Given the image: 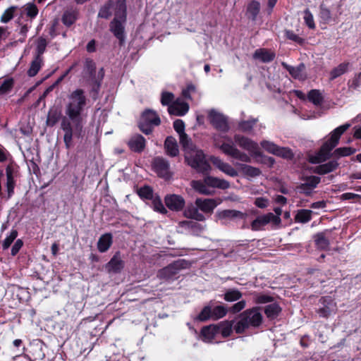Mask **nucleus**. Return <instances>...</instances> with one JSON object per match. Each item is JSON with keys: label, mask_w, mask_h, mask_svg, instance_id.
<instances>
[{"label": "nucleus", "mask_w": 361, "mask_h": 361, "mask_svg": "<svg viewBox=\"0 0 361 361\" xmlns=\"http://www.w3.org/2000/svg\"><path fill=\"white\" fill-rule=\"evenodd\" d=\"M87 98L81 89L72 92L68 97L65 105V114L61 119V128L64 133L63 141L67 149L73 145V137H80L85 123V116L83 114Z\"/></svg>", "instance_id": "obj_1"}, {"label": "nucleus", "mask_w": 361, "mask_h": 361, "mask_svg": "<svg viewBox=\"0 0 361 361\" xmlns=\"http://www.w3.org/2000/svg\"><path fill=\"white\" fill-rule=\"evenodd\" d=\"M348 123L343 124L335 128L331 133L329 138L325 141L315 156L310 159L313 164H320L329 159L331 157V151L339 142L341 136L348 129Z\"/></svg>", "instance_id": "obj_2"}, {"label": "nucleus", "mask_w": 361, "mask_h": 361, "mask_svg": "<svg viewBox=\"0 0 361 361\" xmlns=\"http://www.w3.org/2000/svg\"><path fill=\"white\" fill-rule=\"evenodd\" d=\"M262 322V315L257 307L245 310L238 317L233 329L237 334L245 332L250 327H257Z\"/></svg>", "instance_id": "obj_3"}, {"label": "nucleus", "mask_w": 361, "mask_h": 361, "mask_svg": "<svg viewBox=\"0 0 361 361\" xmlns=\"http://www.w3.org/2000/svg\"><path fill=\"white\" fill-rule=\"evenodd\" d=\"M183 147L185 152V160L192 168L200 173L208 172L210 170V166L205 159L203 152L197 149L192 141Z\"/></svg>", "instance_id": "obj_4"}, {"label": "nucleus", "mask_w": 361, "mask_h": 361, "mask_svg": "<svg viewBox=\"0 0 361 361\" xmlns=\"http://www.w3.org/2000/svg\"><path fill=\"white\" fill-rule=\"evenodd\" d=\"M224 139L225 141L221 142L219 136L214 137V145L221 149L224 154L242 162L247 163L251 161L250 156L238 149L230 137L226 136Z\"/></svg>", "instance_id": "obj_5"}, {"label": "nucleus", "mask_w": 361, "mask_h": 361, "mask_svg": "<svg viewBox=\"0 0 361 361\" xmlns=\"http://www.w3.org/2000/svg\"><path fill=\"white\" fill-rule=\"evenodd\" d=\"M126 22V13H124L123 7L118 8L117 17H114L109 25L110 31L121 42L125 39V24Z\"/></svg>", "instance_id": "obj_6"}, {"label": "nucleus", "mask_w": 361, "mask_h": 361, "mask_svg": "<svg viewBox=\"0 0 361 361\" xmlns=\"http://www.w3.org/2000/svg\"><path fill=\"white\" fill-rule=\"evenodd\" d=\"M123 7L124 13H126V0H109L101 7L98 17L108 19L111 16L117 17L118 8Z\"/></svg>", "instance_id": "obj_7"}, {"label": "nucleus", "mask_w": 361, "mask_h": 361, "mask_svg": "<svg viewBox=\"0 0 361 361\" xmlns=\"http://www.w3.org/2000/svg\"><path fill=\"white\" fill-rule=\"evenodd\" d=\"M83 75L91 83L99 87L100 82L104 78V72L103 68H100L97 73L94 63L92 60L87 59L85 63Z\"/></svg>", "instance_id": "obj_8"}, {"label": "nucleus", "mask_w": 361, "mask_h": 361, "mask_svg": "<svg viewBox=\"0 0 361 361\" xmlns=\"http://www.w3.org/2000/svg\"><path fill=\"white\" fill-rule=\"evenodd\" d=\"M316 312L320 317L328 318L336 310V304L331 296H322L318 301Z\"/></svg>", "instance_id": "obj_9"}, {"label": "nucleus", "mask_w": 361, "mask_h": 361, "mask_svg": "<svg viewBox=\"0 0 361 361\" xmlns=\"http://www.w3.org/2000/svg\"><path fill=\"white\" fill-rule=\"evenodd\" d=\"M235 143L242 149L249 152L252 155L257 157L260 155L259 145L250 138L235 134L233 137Z\"/></svg>", "instance_id": "obj_10"}, {"label": "nucleus", "mask_w": 361, "mask_h": 361, "mask_svg": "<svg viewBox=\"0 0 361 361\" xmlns=\"http://www.w3.org/2000/svg\"><path fill=\"white\" fill-rule=\"evenodd\" d=\"M152 167L157 175L163 178L169 179L172 176L169 161L161 157H155L152 161Z\"/></svg>", "instance_id": "obj_11"}, {"label": "nucleus", "mask_w": 361, "mask_h": 361, "mask_svg": "<svg viewBox=\"0 0 361 361\" xmlns=\"http://www.w3.org/2000/svg\"><path fill=\"white\" fill-rule=\"evenodd\" d=\"M302 180H304V183H301L299 186H297L295 190L306 195H312L314 190L321 182V178L316 176H305Z\"/></svg>", "instance_id": "obj_12"}, {"label": "nucleus", "mask_w": 361, "mask_h": 361, "mask_svg": "<svg viewBox=\"0 0 361 361\" xmlns=\"http://www.w3.org/2000/svg\"><path fill=\"white\" fill-rule=\"evenodd\" d=\"M281 222V219L278 216H274L272 213H268L264 215L259 216L251 224L252 231L262 230L269 223L278 225Z\"/></svg>", "instance_id": "obj_13"}, {"label": "nucleus", "mask_w": 361, "mask_h": 361, "mask_svg": "<svg viewBox=\"0 0 361 361\" xmlns=\"http://www.w3.org/2000/svg\"><path fill=\"white\" fill-rule=\"evenodd\" d=\"M208 116L209 122L216 129L223 132L228 130L229 127L227 118L222 114L214 109H212L209 111Z\"/></svg>", "instance_id": "obj_14"}, {"label": "nucleus", "mask_w": 361, "mask_h": 361, "mask_svg": "<svg viewBox=\"0 0 361 361\" xmlns=\"http://www.w3.org/2000/svg\"><path fill=\"white\" fill-rule=\"evenodd\" d=\"M211 162L220 171L230 177H236L238 175V170L232 166L229 163L225 162L218 157H212Z\"/></svg>", "instance_id": "obj_15"}, {"label": "nucleus", "mask_w": 361, "mask_h": 361, "mask_svg": "<svg viewBox=\"0 0 361 361\" xmlns=\"http://www.w3.org/2000/svg\"><path fill=\"white\" fill-rule=\"evenodd\" d=\"M164 202L169 209L176 212L182 210L185 203L182 196L175 194L166 195Z\"/></svg>", "instance_id": "obj_16"}, {"label": "nucleus", "mask_w": 361, "mask_h": 361, "mask_svg": "<svg viewBox=\"0 0 361 361\" xmlns=\"http://www.w3.org/2000/svg\"><path fill=\"white\" fill-rule=\"evenodd\" d=\"M219 202L215 199H203V198H197L195 200V204L200 209V211L205 214H212L214 209L219 204Z\"/></svg>", "instance_id": "obj_17"}, {"label": "nucleus", "mask_w": 361, "mask_h": 361, "mask_svg": "<svg viewBox=\"0 0 361 361\" xmlns=\"http://www.w3.org/2000/svg\"><path fill=\"white\" fill-rule=\"evenodd\" d=\"M189 110L188 104L180 99H176L168 108L170 114L178 116L185 115Z\"/></svg>", "instance_id": "obj_18"}, {"label": "nucleus", "mask_w": 361, "mask_h": 361, "mask_svg": "<svg viewBox=\"0 0 361 361\" xmlns=\"http://www.w3.org/2000/svg\"><path fill=\"white\" fill-rule=\"evenodd\" d=\"M338 163L336 160H331L325 164H322L311 169L312 173L319 175H325L334 171L338 167Z\"/></svg>", "instance_id": "obj_19"}, {"label": "nucleus", "mask_w": 361, "mask_h": 361, "mask_svg": "<svg viewBox=\"0 0 361 361\" xmlns=\"http://www.w3.org/2000/svg\"><path fill=\"white\" fill-rule=\"evenodd\" d=\"M318 16L321 23L329 24L333 19L331 6L322 2L319 7Z\"/></svg>", "instance_id": "obj_20"}, {"label": "nucleus", "mask_w": 361, "mask_h": 361, "mask_svg": "<svg viewBox=\"0 0 361 361\" xmlns=\"http://www.w3.org/2000/svg\"><path fill=\"white\" fill-rule=\"evenodd\" d=\"M205 183L209 188H216L222 190H226L230 188V183L226 180L211 176H205Z\"/></svg>", "instance_id": "obj_21"}, {"label": "nucleus", "mask_w": 361, "mask_h": 361, "mask_svg": "<svg viewBox=\"0 0 361 361\" xmlns=\"http://www.w3.org/2000/svg\"><path fill=\"white\" fill-rule=\"evenodd\" d=\"M145 139L140 135H135L132 136L128 145L130 149L136 152H141L145 147Z\"/></svg>", "instance_id": "obj_22"}, {"label": "nucleus", "mask_w": 361, "mask_h": 361, "mask_svg": "<svg viewBox=\"0 0 361 361\" xmlns=\"http://www.w3.org/2000/svg\"><path fill=\"white\" fill-rule=\"evenodd\" d=\"M190 185L192 189L201 195H212L214 193V191L211 190L209 185L205 183V177L203 180H192Z\"/></svg>", "instance_id": "obj_23"}, {"label": "nucleus", "mask_w": 361, "mask_h": 361, "mask_svg": "<svg viewBox=\"0 0 361 361\" xmlns=\"http://www.w3.org/2000/svg\"><path fill=\"white\" fill-rule=\"evenodd\" d=\"M173 128L179 134L180 143L182 146H186L190 142H191V140L184 133L185 125L183 121L179 119L176 120L173 122Z\"/></svg>", "instance_id": "obj_24"}, {"label": "nucleus", "mask_w": 361, "mask_h": 361, "mask_svg": "<svg viewBox=\"0 0 361 361\" xmlns=\"http://www.w3.org/2000/svg\"><path fill=\"white\" fill-rule=\"evenodd\" d=\"M113 243V235L110 233L102 235L97 242V249L100 252H106Z\"/></svg>", "instance_id": "obj_25"}, {"label": "nucleus", "mask_w": 361, "mask_h": 361, "mask_svg": "<svg viewBox=\"0 0 361 361\" xmlns=\"http://www.w3.org/2000/svg\"><path fill=\"white\" fill-rule=\"evenodd\" d=\"M160 118L156 112L152 110H146L142 114L140 123L150 124L153 126H159L160 124Z\"/></svg>", "instance_id": "obj_26"}, {"label": "nucleus", "mask_w": 361, "mask_h": 361, "mask_svg": "<svg viewBox=\"0 0 361 361\" xmlns=\"http://www.w3.org/2000/svg\"><path fill=\"white\" fill-rule=\"evenodd\" d=\"M216 325H209L202 328L201 331L202 339L207 343L212 342L218 334Z\"/></svg>", "instance_id": "obj_27"}, {"label": "nucleus", "mask_w": 361, "mask_h": 361, "mask_svg": "<svg viewBox=\"0 0 361 361\" xmlns=\"http://www.w3.org/2000/svg\"><path fill=\"white\" fill-rule=\"evenodd\" d=\"M200 209L197 206L189 205L184 211V216L186 218L195 219L196 221H202L205 220L204 216L200 213Z\"/></svg>", "instance_id": "obj_28"}, {"label": "nucleus", "mask_w": 361, "mask_h": 361, "mask_svg": "<svg viewBox=\"0 0 361 361\" xmlns=\"http://www.w3.org/2000/svg\"><path fill=\"white\" fill-rule=\"evenodd\" d=\"M216 215L219 219H245L247 216L246 214L234 209L223 210L217 212Z\"/></svg>", "instance_id": "obj_29"}, {"label": "nucleus", "mask_w": 361, "mask_h": 361, "mask_svg": "<svg viewBox=\"0 0 361 361\" xmlns=\"http://www.w3.org/2000/svg\"><path fill=\"white\" fill-rule=\"evenodd\" d=\"M164 148L166 153L171 157H176L179 153L177 142L173 137H168L166 139Z\"/></svg>", "instance_id": "obj_30"}, {"label": "nucleus", "mask_w": 361, "mask_h": 361, "mask_svg": "<svg viewBox=\"0 0 361 361\" xmlns=\"http://www.w3.org/2000/svg\"><path fill=\"white\" fill-rule=\"evenodd\" d=\"M124 267V261L119 252L115 253L108 263L107 268L109 271H119Z\"/></svg>", "instance_id": "obj_31"}, {"label": "nucleus", "mask_w": 361, "mask_h": 361, "mask_svg": "<svg viewBox=\"0 0 361 361\" xmlns=\"http://www.w3.org/2000/svg\"><path fill=\"white\" fill-rule=\"evenodd\" d=\"M260 145L262 147L269 153L283 157L286 155V151L285 149L279 148L274 143L270 141L263 140L261 142Z\"/></svg>", "instance_id": "obj_32"}, {"label": "nucleus", "mask_w": 361, "mask_h": 361, "mask_svg": "<svg viewBox=\"0 0 361 361\" xmlns=\"http://www.w3.org/2000/svg\"><path fill=\"white\" fill-rule=\"evenodd\" d=\"M235 166L245 176L255 177L260 174V170L252 166L239 163H237Z\"/></svg>", "instance_id": "obj_33"}, {"label": "nucleus", "mask_w": 361, "mask_h": 361, "mask_svg": "<svg viewBox=\"0 0 361 361\" xmlns=\"http://www.w3.org/2000/svg\"><path fill=\"white\" fill-rule=\"evenodd\" d=\"M254 58L259 59L262 62H269L272 61L275 56L274 54L270 51L264 49H259L255 51Z\"/></svg>", "instance_id": "obj_34"}, {"label": "nucleus", "mask_w": 361, "mask_h": 361, "mask_svg": "<svg viewBox=\"0 0 361 361\" xmlns=\"http://www.w3.org/2000/svg\"><path fill=\"white\" fill-rule=\"evenodd\" d=\"M314 243L317 248L325 250H327L330 245L329 240L326 238L325 233L323 232L317 233L314 237Z\"/></svg>", "instance_id": "obj_35"}, {"label": "nucleus", "mask_w": 361, "mask_h": 361, "mask_svg": "<svg viewBox=\"0 0 361 361\" xmlns=\"http://www.w3.org/2000/svg\"><path fill=\"white\" fill-rule=\"evenodd\" d=\"M307 99L315 106H320L324 101V97L322 96L320 90L313 89L311 90L307 94Z\"/></svg>", "instance_id": "obj_36"}, {"label": "nucleus", "mask_w": 361, "mask_h": 361, "mask_svg": "<svg viewBox=\"0 0 361 361\" xmlns=\"http://www.w3.org/2000/svg\"><path fill=\"white\" fill-rule=\"evenodd\" d=\"M350 63L344 62L340 63L338 66L333 68L330 72V79L331 80H335L338 77L342 75L347 72Z\"/></svg>", "instance_id": "obj_37"}, {"label": "nucleus", "mask_w": 361, "mask_h": 361, "mask_svg": "<svg viewBox=\"0 0 361 361\" xmlns=\"http://www.w3.org/2000/svg\"><path fill=\"white\" fill-rule=\"evenodd\" d=\"M260 9V4L257 1H252L247 7L246 15L252 20H255Z\"/></svg>", "instance_id": "obj_38"}, {"label": "nucleus", "mask_w": 361, "mask_h": 361, "mask_svg": "<svg viewBox=\"0 0 361 361\" xmlns=\"http://www.w3.org/2000/svg\"><path fill=\"white\" fill-rule=\"evenodd\" d=\"M15 180L10 169H6V191L7 198L9 199L14 193Z\"/></svg>", "instance_id": "obj_39"}, {"label": "nucleus", "mask_w": 361, "mask_h": 361, "mask_svg": "<svg viewBox=\"0 0 361 361\" xmlns=\"http://www.w3.org/2000/svg\"><path fill=\"white\" fill-rule=\"evenodd\" d=\"M312 212L309 209H299L295 215V222L307 223L312 219Z\"/></svg>", "instance_id": "obj_40"}, {"label": "nucleus", "mask_w": 361, "mask_h": 361, "mask_svg": "<svg viewBox=\"0 0 361 361\" xmlns=\"http://www.w3.org/2000/svg\"><path fill=\"white\" fill-rule=\"evenodd\" d=\"M190 268L191 264L183 259H178L169 266V271H180Z\"/></svg>", "instance_id": "obj_41"}, {"label": "nucleus", "mask_w": 361, "mask_h": 361, "mask_svg": "<svg viewBox=\"0 0 361 361\" xmlns=\"http://www.w3.org/2000/svg\"><path fill=\"white\" fill-rule=\"evenodd\" d=\"M42 57L35 56L34 60L31 62L30 67L27 71V74L30 77H33L39 71L42 65Z\"/></svg>", "instance_id": "obj_42"}, {"label": "nucleus", "mask_w": 361, "mask_h": 361, "mask_svg": "<svg viewBox=\"0 0 361 361\" xmlns=\"http://www.w3.org/2000/svg\"><path fill=\"white\" fill-rule=\"evenodd\" d=\"M78 12L75 10L66 11L62 17V22L66 26H70L75 23L77 19Z\"/></svg>", "instance_id": "obj_43"}, {"label": "nucleus", "mask_w": 361, "mask_h": 361, "mask_svg": "<svg viewBox=\"0 0 361 361\" xmlns=\"http://www.w3.org/2000/svg\"><path fill=\"white\" fill-rule=\"evenodd\" d=\"M257 122V119L256 118H252L247 121H240L238 122V129L243 133H250Z\"/></svg>", "instance_id": "obj_44"}, {"label": "nucleus", "mask_w": 361, "mask_h": 361, "mask_svg": "<svg viewBox=\"0 0 361 361\" xmlns=\"http://www.w3.org/2000/svg\"><path fill=\"white\" fill-rule=\"evenodd\" d=\"M218 334H221L224 337H227L232 332L233 324L231 322H224L219 325H216Z\"/></svg>", "instance_id": "obj_45"}, {"label": "nucleus", "mask_w": 361, "mask_h": 361, "mask_svg": "<svg viewBox=\"0 0 361 361\" xmlns=\"http://www.w3.org/2000/svg\"><path fill=\"white\" fill-rule=\"evenodd\" d=\"M242 293L235 289H230L224 293V300L228 302H234L240 300Z\"/></svg>", "instance_id": "obj_46"}, {"label": "nucleus", "mask_w": 361, "mask_h": 361, "mask_svg": "<svg viewBox=\"0 0 361 361\" xmlns=\"http://www.w3.org/2000/svg\"><path fill=\"white\" fill-rule=\"evenodd\" d=\"M355 149L350 147H339L334 150V154L336 157H348L353 154Z\"/></svg>", "instance_id": "obj_47"}, {"label": "nucleus", "mask_w": 361, "mask_h": 361, "mask_svg": "<svg viewBox=\"0 0 361 361\" xmlns=\"http://www.w3.org/2000/svg\"><path fill=\"white\" fill-rule=\"evenodd\" d=\"M13 86V80L6 78L0 83V94H4L9 92Z\"/></svg>", "instance_id": "obj_48"}, {"label": "nucleus", "mask_w": 361, "mask_h": 361, "mask_svg": "<svg viewBox=\"0 0 361 361\" xmlns=\"http://www.w3.org/2000/svg\"><path fill=\"white\" fill-rule=\"evenodd\" d=\"M304 22L305 25L311 30L315 29V23L314 20V17L312 13L310 12V11L307 8L304 11V16H303Z\"/></svg>", "instance_id": "obj_49"}, {"label": "nucleus", "mask_w": 361, "mask_h": 361, "mask_svg": "<svg viewBox=\"0 0 361 361\" xmlns=\"http://www.w3.org/2000/svg\"><path fill=\"white\" fill-rule=\"evenodd\" d=\"M17 8V6H11L7 8L1 16V22L3 23L9 22L13 18L14 13Z\"/></svg>", "instance_id": "obj_50"}, {"label": "nucleus", "mask_w": 361, "mask_h": 361, "mask_svg": "<svg viewBox=\"0 0 361 361\" xmlns=\"http://www.w3.org/2000/svg\"><path fill=\"white\" fill-rule=\"evenodd\" d=\"M227 313V310L224 306L219 305L214 307L212 310V318L218 319L224 317Z\"/></svg>", "instance_id": "obj_51"}, {"label": "nucleus", "mask_w": 361, "mask_h": 361, "mask_svg": "<svg viewBox=\"0 0 361 361\" xmlns=\"http://www.w3.org/2000/svg\"><path fill=\"white\" fill-rule=\"evenodd\" d=\"M279 312L280 307L276 304L269 305L265 308V314L270 318H274L277 316Z\"/></svg>", "instance_id": "obj_52"}, {"label": "nucleus", "mask_w": 361, "mask_h": 361, "mask_svg": "<svg viewBox=\"0 0 361 361\" xmlns=\"http://www.w3.org/2000/svg\"><path fill=\"white\" fill-rule=\"evenodd\" d=\"M152 207L154 210L160 212L161 214L167 213V209L164 207L159 197H155L152 199Z\"/></svg>", "instance_id": "obj_53"}, {"label": "nucleus", "mask_w": 361, "mask_h": 361, "mask_svg": "<svg viewBox=\"0 0 361 361\" xmlns=\"http://www.w3.org/2000/svg\"><path fill=\"white\" fill-rule=\"evenodd\" d=\"M305 69V66L302 63H300L297 68H295V79L305 80L307 77Z\"/></svg>", "instance_id": "obj_54"}, {"label": "nucleus", "mask_w": 361, "mask_h": 361, "mask_svg": "<svg viewBox=\"0 0 361 361\" xmlns=\"http://www.w3.org/2000/svg\"><path fill=\"white\" fill-rule=\"evenodd\" d=\"M60 114L56 110H50L48 113L47 123L49 126H54L59 119Z\"/></svg>", "instance_id": "obj_55"}, {"label": "nucleus", "mask_w": 361, "mask_h": 361, "mask_svg": "<svg viewBox=\"0 0 361 361\" xmlns=\"http://www.w3.org/2000/svg\"><path fill=\"white\" fill-rule=\"evenodd\" d=\"M138 195L143 198L153 199V192L150 187L145 186L139 189Z\"/></svg>", "instance_id": "obj_56"}, {"label": "nucleus", "mask_w": 361, "mask_h": 361, "mask_svg": "<svg viewBox=\"0 0 361 361\" xmlns=\"http://www.w3.org/2000/svg\"><path fill=\"white\" fill-rule=\"evenodd\" d=\"M46 47H47L46 40L43 38H39L37 40V43L36 56H35L42 57V54L45 51Z\"/></svg>", "instance_id": "obj_57"}, {"label": "nucleus", "mask_w": 361, "mask_h": 361, "mask_svg": "<svg viewBox=\"0 0 361 361\" xmlns=\"http://www.w3.org/2000/svg\"><path fill=\"white\" fill-rule=\"evenodd\" d=\"M26 12V15L31 18H35L38 13V9L37 6L33 4H27L24 7Z\"/></svg>", "instance_id": "obj_58"}, {"label": "nucleus", "mask_w": 361, "mask_h": 361, "mask_svg": "<svg viewBox=\"0 0 361 361\" xmlns=\"http://www.w3.org/2000/svg\"><path fill=\"white\" fill-rule=\"evenodd\" d=\"M173 99L174 95L172 93L168 92H163L161 97V103L164 106H169L171 104V103L172 102Z\"/></svg>", "instance_id": "obj_59"}, {"label": "nucleus", "mask_w": 361, "mask_h": 361, "mask_svg": "<svg viewBox=\"0 0 361 361\" xmlns=\"http://www.w3.org/2000/svg\"><path fill=\"white\" fill-rule=\"evenodd\" d=\"M210 317H212L211 307L209 306H206L202 309L197 318L200 321H206Z\"/></svg>", "instance_id": "obj_60"}, {"label": "nucleus", "mask_w": 361, "mask_h": 361, "mask_svg": "<svg viewBox=\"0 0 361 361\" xmlns=\"http://www.w3.org/2000/svg\"><path fill=\"white\" fill-rule=\"evenodd\" d=\"M361 83V72L355 74L354 78L348 82L349 88L357 89Z\"/></svg>", "instance_id": "obj_61"}, {"label": "nucleus", "mask_w": 361, "mask_h": 361, "mask_svg": "<svg viewBox=\"0 0 361 361\" xmlns=\"http://www.w3.org/2000/svg\"><path fill=\"white\" fill-rule=\"evenodd\" d=\"M17 235L18 232L16 230L11 231L10 235L4 240L3 243V247L4 249H7L11 245V244L17 237Z\"/></svg>", "instance_id": "obj_62"}, {"label": "nucleus", "mask_w": 361, "mask_h": 361, "mask_svg": "<svg viewBox=\"0 0 361 361\" xmlns=\"http://www.w3.org/2000/svg\"><path fill=\"white\" fill-rule=\"evenodd\" d=\"M246 306V302L245 300H240L234 304L231 308V311L233 313H237L243 310Z\"/></svg>", "instance_id": "obj_63"}, {"label": "nucleus", "mask_w": 361, "mask_h": 361, "mask_svg": "<svg viewBox=\"0 0 361 361\" xmlns=\"http://www.w3.org/2000/svg\"><path fill=\"white\" fill-rule=\"evenodd\" d=\"M361 199V195L352 193V192H345L343 193L340 196V200H360Z\"/></svg>", "instance_id": "obj_64"}]
</instances>
